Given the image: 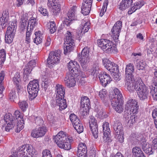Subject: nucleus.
<instances>
[{
	"instance_id": "obj_1",
	"label": "nucleus",
	"mask_w": 157,
	"mask_h": 157,
	"mask_svg": "<svg viewBox=\"0 0 157 157\" xmlns=\"http://www.w3.org/2000/svg\"><path fill=\"white\" fill-rule=\"evenodd\" d=\"M111 105L116 111L121 113L123 111V106L121 103L123 99L121 93L117 88H115L109 95Z\"/></svg>"
},
{
	"instance_id": "obj_2",
	"label": "nucleus",
	"mask_w": 157,
	"mask_h": 157,
	"mask_svg": "<svg viewBox=\"0 0 157 157\" xmlns=\"http://www.w3.org/2000/svg\"><path fill=\"white\" fill-rule=\"evenodd\" d=\"M135 90L140 100L145 101L147 99L150 92L149 88L139 79L135 83Z\"/></svg>"
},
{
	"instance_id": "obj_3",
	"label": "nucleus",
	"mask_w": 157,
	"mask_h": 157,
	"mask_svg": "<svg viewBox=\"0 0 157 157\" xmlns=\"http://www.w3.org/2000/svg\"><path fill=\"white\" fill-rule=\"evenodd\" d=\"M39 90V82L37 80L30 81L27 87L29 99L32 100L34 99L37 96Z\"/></svg>"
},
{
	"instance_id": "obj_4",
	"label": "nucleus",
	"mask_w": 157,
	"mask_h": 157,
	"mask_svg": "<svg viewBox=\"0 0 157 157\" xmlns=\"http://www.w3.org/2000/svg\"><path fill=\"white\" fill-rule=\"evenodd\" d=\"M35 151L31 145L26 144L19 147L17 153L22 157H33Z\"/></svg>"
},
{
	"instance_id": "obj_5",
	"label": "nucleus",
	"mask_w": 157,
	"mask_h": 157,
	"mask_svg": "<svg viewBox=\"0 0 157 157\" xmlns=\"http://www.w3.org/2000/svg\"><path fill=\"white\" fill-rule=\"evenodd\" d=\"M38 24L36 21V17L35 16L31 17L28 22V25L27 28V31L26 34L25 41L27 43L30 42V36L31 33L34 28L36 27Z\"/></svg>"
},
{
	"instance_id": "obj_6",
	"label": "nucleus",
	"mask_w": 157,
	"mask_h": 157,
	"mask_svg": "<svg viewBox=\"0 0 157 157\" xmlns=\"http://www.w3.org/2000/svg\"><path fill=\"white\" fill-rule=\"evenodd\" d=\"M60 54L59 50H56L50 52L47 59L48 64L52 65L59 63L60 59Z\"/></svg>"
},
{
	"instance_id": "obj_7",
	"label": "nucleus",
	"mask_w": 157,
	"mask_h": 157,
	"mask_svg": "<svg viewBox=\"0 0 157 157\" xmlns=\"http://www.w3.org/2000/svg\"><path fill=\"white\" fill-rule=\"evenodd\" d=\"M4 124L2 126V129L3 130L7 132L9 131L10 130L14 127L13 124V116L11 114H6L4 117Z\"/></svg>"
},
{
	"instance_id": "obj_8",
	"label": "nucleus",
	"mask_w": 157,
	"mask_h": 157,
	"mask_svg": "<svg viewBox=\"0 0 157 157\" xmlns=\"http://www.w3.org/2000/svg\"><path fill=\"white\" fill-rule=\"evenodd\" d=\"M138 107L137 101L135 99H130L127 101L125 108L131 114L132 113L134 114L138 112Z\"/></svg>"
},
{
	"instance_id": "obj_9",
	"label": "nucleus",
	"mask_w": 157,
	"mask_h": 157,
	"mask_svg": "<svg viewBox=\"0 0 157 157\" xmlns=\"http://www.w3.org/2000/svg\"><path fill=\"white\" fill-rule=\"evenodd\" d=\"M47 5L49 8H52V12L54 16L57 15L60 13L61 5L58 0H48Z\"/></svg>"
},
{
	"instance_id": "obj_10",
	"label": "nucleus",
	"mask_w": 157,
	"mask_h": 157,
	"mask_svg": "<svg viewBox=\"0 0 157 157\" xmlns=\"http://www.w3.org/2000/svg\"><path fill=\"white\" fill-rule=\"evenodd\" d=\"M89 124L90 128L93 136L95 138L98 137V131L97 121L93 116L90 117Z\"/></svg>"
},
{
	"instance_id": "obj_11",
	"label": "nucleus",
	"mask_w": 157,
	"mask_h": 157,
	"mask_svg": "<svg viewBox=\"0 0 157 157\" xmlns=\"http://www.w3.org/2000/svg\"><path fill=\"white\" fill-rule=\"evenodd\" d=\"M103 65L110 72L117 73L118 71V67L116 64L107 59H102Z\"/></svg>"
},
{
	"instance_id": "obj_12",
	"label": "nucleus",
	"mask_w": 157,
	"mask_h": 157,
	"mask_svg": "<svg viewBox=\"0 0 157 157\" xmlns=\"http://www.w3.org/2000/svg\"><path fill=\"white\" fill-rule=\"evenodd\" d=\"M122 22L121 21H117L115 24L111 29L112 36L114 40H117L118 39L122 28Z\"/></svg>"
},
{
	"instance_id": "obj_13",
	"label": "nucleus",
	"mask_w": 157,
	"mask_h": 157,
	"mask_svg": "<svg viewBox=\"0 0 157 157\" xmlns=\"http://www.w3.org/2000/svg\"><path fill=\"white\" fill-rule=\"evenodd\" d=\"M78 76V75H76L73 73L67 74L64 79L66 85L69 88L74 86L76 83L75 78Z\"/></svg>"
},
{
	"instance_id": "obj_14",
	"label": "nucleus",
	"mask_w": 157,
	"mask_h": 157,
	"mask_svg": "<svg viewBox=\"0 0 157 157\" xmlns=\"http://www.w3.org/2000/svg\"><path fill=\"white\" fill-rule=\"evenodd\" d=\"M141 54L140 53H133L132 56H134L133 58L134 63L135 66L136 67L138 70H143L145 66V63L142 61H140V59Z\"/></svg>"
},
{
	"instance_id": "obj_15",
	"label": "nucleus",
	"mask_w": 157,
	"mask_h": 157,
	"mask_svg": "<svg viewBox=\"0 0 157 157\" xmlns=\"http://www.w3.org/2000/svg\"><path fill=\"white\" fill-rule=\"evenodd\" d=\"M113 127L116 135H118L117 138L119 139L120 142L122 143L124 141L123 136L124 132L121 124L119 122L115 123L113 125Z\"/></svg>"
},
{
	"instance_id": "obj_16",
	"label": "nucleus",
	"mask_w": 157,
	"mask_h": 157,
	"mask_svg": "<svg viewBox=\"0 0 157 157\" xmlns=\"http://www.w3.org/2000/svg\"><path fill=\"white\" fill-rule=\"evenodd\" d=\"M81 107L84 108L82 114L85 115L87 114V111L88 110L90 106V102L89 98L86 96H84L81 98Z\"/></svg>"
},
{
	"instance_id": "obj_17",
	"label": "nucleus",
	"mask_w": 157,
	"mask_h": 157,
	"mask_svg": "<svg viewBox=\"0 0 157 157\" xmlns=\"http://www.w3.org/2000/svg\"><path fill=\"white\" fill-rule=\"evenodd\" d=\"M46 128L44 127H39L34 129L31 133L32 137L34 138H38L44 136L46 132Z\"/></svg>"
},
{
	"instance_id": "obj_18",
	"label": "nucleus",
	"mask_w": 157,
	"mask_h": 157,
	"mask_svg": "<svg viewBox=\"0 0 157 157\" xmlns=\"http://www.w3.org/2000/svg\"><path fill=\"white\" fill-rule=\"evenodd\" d=\"M67 139L66 133L62 131L59 132L57 135L54 136L53 138L54 142L57 145L67 140Z\"/></svg>"
},
{
	"instance_id": "obj_19",
	"label": "nucleus",
	"mask_w": 157,
	"mask_h": 157,
	"mask_svg": "<svg viewBox=\"0 0 157 157\" xmlns=\"http://www.w3.org/2000/svg\"><path fill=\"white\" fill-rule=\"evenodd\" d=\"M78 61L83 70H86L87 68V64L90 61L89 56H83L81 55L80 53H79L78 55Z\"/></svg>"
},
{
	"instance_id": "obj_20",
	"label": "nucleus",
	"mask_w": 157,
	"mask_h": 157,
	"mask_svg": "<svg viewBox=\"0 0 157 157\" xmlns=\"http://www.w3.org/2000/svg\"><path fill=\"white\" fill-rule=\"evenodd\" d=\"M99 78L102 85L105 86L107 84H109L112 81L109 75L105 72H103L100 74Z\"/></svg>"
},
{
	"instance_id": "obj_21",
	"label": "nucleus",
	"mask_w": 157,
	"mask_h": 157,
	"mask_svg": "<svg viewBox=\"0 0 157 157\" xmlns=\"http://www.w3.org/2000/svg\"><path fill=\"white\" fill-rule=\"evenodd\" d=\"M79 64L75 61H71L68 63L67 67L70 71L71 73H73L76 75L79 74V71L78 69Z\"/></svg>"
},
{
	"instance_id": "obj_22",
	"label": "nucleus",
	"mask_w": 157,
	"mask_h": 157,
	"mask_svg": "<svg viewBox=\"0 0 157 157\" xmlns=\"http://www.w3.org/2000/svg\"><path fill=\"white\" fill-rule=\"evenodd\" d=\"M56 105L59 106V109L60 111L64 109L67 107L66 100L64 98L56 97Z\"/></svg>"
},
{
	"instance_id": "obj_23",
	"label": "nucleus",
	"mask_w": 157,
	"mask_h": 157,
	"mask_svg": "<svg viewBox=\"0 0 157 157\" xmlns=\"http://www.w3.org/2000/svg\"><path fill=\"white\" fill-rule=\"evenodd\" d=\"M134 71V66L132 64L130 63L127 65L125 68V78L128 80V78H134L132 73Z\"/></svg>"
},
{
	"instance_id": "obj_24",
	"label": "nucleus",
	"mask_w": 157,
	"mask_h": 157,
	"mask_svg": "<svg viewBox=\"0 0 157 157\" xmlns=\"http://www.w3.org/2000/svg\"><path fill=\"white\" fill-rule=\"evenodd\" d=\"M9 17V14L8 10L3 11L2 17L0 18V25L3 26L2 28H5L7 24Z\"/></svg>"
},
{
	"instance_id": "obj_25",
	"label": "nucleus",
	"mask_w": 157,
	"mask_h": 157,
	"mask_svg": "<svg viewBox=\"0 0 157 157\" xmlns=\"http://www.w3.org/2000/svg\"><path fill=\"white\" fill-rule=\"evenodd\" d=\"M126 81L125 86L127 90L129 91H132L135 88V83L136 81L134 80V78H128V80L125 78Z\"/></svg>"
},
{
	"instance_id": "obj_26",
	"label": "nucleus",
	"mask_w": 157,
	"mask_h": 157,
	"mask_svg": "<svg viewBox=\"0 0 157 157\" xmlns=\"http://www.w3.org/2000/svg\"><path fill=\"white\" fill-rule=\"evenodd\" d=\"M87 151V148L85 143H81L79 144L77 151V154L78 156L80 157L84 155H86Z\"/></svg>"
},
{
	"instance_id": "obj_27",
	"label": "nucleus",
	"mask_w": 157,
	"mask_h": 157,
	"mask_svg": "<svg viewBox=\"0 0 157 157\" xmlns=\"http://www.w3.org/2000/svg\"><path fill=\"white\" fill-rule=\"evenodd\" d=\"M55 91L57 94L56 97L58 98H64L65 94V89L61 85L57 84L55 86Z\"/></svg>"
},
{
	"instance_id": "obj_28",
	"label": "nucleus",
	"mask_w": 157,
	"mask_h": 157,
	"mask_svg": "<svg viewBox=\"0 0 157 157\" xmlns=\"http://www.w3.org/2000/svg\"><path fill=\"white\" fill-rule=\"evenodd\" d=\"M106 45L104 51L108 53H114L116 52V48L112 41L109 40L108 44Z\"/></svg>"
},
{
	"instance_id": "obj_29",
	"label": "nucleus",
	"mask_w": 157,
	"mask_h": 157,
	"mask_svg": "<svg viewBox=\"0 0 157 157\" xmlns=\"http://www.w3.org/2000/svg\"><path fill=\"white\" fill-rule=\"evenodd\" d=\"M76 13L77 7L75 6H73L68 11L67 17L70 19V20H79L76 15Z\"/></svg>"
},
{
	"instance_id": "obj_30",
	"label": "nucleus",
	"mask_w": 157,
	"mask_h": 157,
	"mask_svg": "<svg viewBox=\"0 0 157 157\" xmlns=\"http://www.w3.org/2000/svg\"><path fill=\"white\" fill-rule=\"evenodd\" d=\"M20 77L19 73L17 72L16 73L13 78V81L16 86L15 88L17 89V92H20L21 88V86L19 84L21 82Z\"/></svg>"
},
{
	"instance_id": "obj_31",
	"label": "nucleus",
	"mask_w": 157,
	"mask_h": 157,
	"mask_svg": "<svg viewBox=\"0 0 157 157\" xmlns=\"http://www.w3.org/2000/svg\"><path fill=\"white\" fill-rule=\"evenodd\" d=\"M132 0H122L119 9L121 10L128 8L132 4Z\"/></svg>"
},
{
	"instance_id": "obj_32",
	"label": "nucleus",
	"mask_w": 157,
	"mask_h": 157,
	"mask_svg": "<svg viewBox=\"0 0 157 157\" xmlns=\"http://www.w3.org/2000/svg\"><path fill=\"white\" fill-rule=\"evenodd\" d=\"M15 33L6 31L5 36V40L6 43L10 44L12 42Z\"/></svg>"
},
{
	"instance_id": "obj_33",
	"label": "nucleus",
	"mask_w": 157,
	"mask_h": 157,
	"mask_svg": "<svg viewBox=\"0 0 157 157\" xmlns=\"http://www.w3.org/2000/svg\"><path fill=\"white\" fill-rule=\"evenodd\" d=\"M92 5L82 3L81 7V12L84 15H87L90 13Z\"/></svg>"
},
{
	"instance_id": "obj_34",
	"label": "nucleus",
	"mask_w": 157,
	"mask_h": 157,
	"mask_svg": "<svg viewBox=\"0 0 157 157\" xmlns=\"http://www.w3.org/2000/svg\"><path fill=\"white\" fill-rule=\"evenodd\" d=\"M133 155L135 157H145L141 149L138 147H135L132 149Z\"/></svg>"
},
{
	"instance_id": "obj_35",
	"label": "nucleus",
	"mask_w": 157,
	"mask_h": 157,
	"mask_svg": "<svg viewBox=\"0 0 157 157\" xmlns=\"http://www.w3.org/2000/svg\"><path fill=\"white\" fill-rule=\"evenodd\" d=\"M64 41L65 42L64 43L67 44H73L75 45L74 40L72 38V35L70 32L67 31Z\"/></svg>"
},
{
	"instance_id": "obj_36",
	"label": "nucleus",
	"mask_w": 157,
	"mask_h": 157,
	"mask_svg": "<svg viewBox=\"0 0 157 157\" xmlns=\"http://www.w3.org/2000/svg\"><path fill=\"white\" fill-rule=\"evenodd\" d=\"M35 38L33 40L34 42L38 44L41 43L42 41V36L40 31L36 32L35 33Z\"/></svg>"
},
{
	"instance_id": "obj_37",
	"label": "nucleus",
	"mask_w": 157,
	"mask_h": 157,
	"mask_svg": "<svg viewBox=\"0 0 157 157\" xmlns=\"http://www.w3.org/2000/svg\"><path fill=\"white\" fill-rule=\"evenodd\" d=\"M8 25L7 31L15 33L17 29L16 22L10 21Z\"/></svg>"
},
{
	"instance_id": "obj_38",
	"label": "nucleus",
	"mask_w": 157,
	"mask_h": 157,
	"mask_svg": "<svg viewBox=\"0 0 157 157\" xmlns=\"http://www.w3.org/2000/svg\"><path fill=\"white\" fill-rule=\"evenodd\" d=\"M15 122H17V125L15 126V132H19L21 130L23 129L24 127V121L22 119L21 120L19 119Z\"/></svg>"
},
{
	"instance_id": "obj_39",
	"label": "nucleus",
	"mask_w": 157,
	"mask_h": 157,
	"mask_svg": "<svg viewBox=\"0 0 157 157\" xmlns=\"http://www.w3.org/2000/svg\"><path fill=\"white\" fill-rule=\"evenodd\" d=\"M74 45V44H67L64 43V45L63 46L64 54L66 55L72 51L73 50V46Z\"/></svg>"
},
{
	"instance_id": "obj_40",
	"label": "nucleus",
	"mask_w": 157,
	"mask_h": 157,
	"mask_svg": "<svg viewBox=\"0 0 157 157\" xmlns=\"http://www.w3.org/2000/svg\"><path fill=\"white\" fill-rule=\"evenodd\" d=\"M109 40L105 39H101L97 40V44L98 46L103 50L104 51L105 47L108 44Z\"/></svg>"
},
{
	"instance_id": "obj_41",
	"label": "nucleus",
	"mask_w": 157,
	"mask_h": 157,
	"mask_svg": "<svg viewBox=\"0 0 157 157\" xmlns=\"http://www.w3.org/2000/svg\"><path fill=\"white\" fill-rule=\"evenodd\" d=\"M58 146L60 148H63L65 150H69L71 148V145L70 143L65 141L59 144Z\"/></svg>"
},
{
	"instance_id": "obj_42",
	"label": "nucleus",
	"mask_w": 157,
	"mask_h": 157,
	"mask_svg": "<svg viewBox=\"0 0 157 157\" xmlns=\"http://www.w3.org/2000/svg\"><path fill=\"white\" fill-rule=\"evenodd\" d=\"M136 113H135L134 114H132V115L130 116L129 117H128V123L129 124L131 125V124H133L134 123L136 122L138 120V117L136 115Z\"/></svg>"
},
{
	"instance_id": "obj_43",
	"label": "nucleus",
	"mask_w": 157,
	"mask_h": 157,
	"mask_svg": "<svg viewBox=\"0 0 157 157\" xmlns=\"http://www.w3.org/2000/svg\"><path fill=\"white\" fill-rule=\"evenodd\" d=\"M74 128L77 131V132L80 133L83 131V126L81 122L80 121V122H78L77 124H76L73 125Z\"/></svg>"
},
{
	"instance_id": "obj_44",
	"label": "nucleus",
	"mask_w": 157,
	"mask_h": 157,
	"mask_svg": "<svg viewBox=\"0 0 157 157\" xmlns=\"http://www.w3.org/2000/svg\"><path fill=\"white\" fill-rule=\"evenodd\" d=\"M15 88L13 89L10 92L9 96V99L12 101H14L17 98V96L15 92Z\"/></svg>"
},
{
	"instance_id": "obj_45",
	"label": "nucleus",
	"mask_w": 157,
	"mask_h": 157,
	"mask_svg": "<svg viewBox=\"0 0 157 157\" xmlns=\"http://www.w3.org/2000/svg\"><path fill=\"white\" fill-rule=\"evenodd\" d=\"M90 23L89 21L86 22H82L81 24L82 25L80 27L82 29L84 32H87L90 28Z\"/></svg>"
},
{
	"instance_id": "obj_46",
	"label": "nucleus",
	"mask_w": 157,
	"mask_h": 157,
	"mask_svg": "<svg viewBox=\"0 0 157 157\" xmlns=\"http://www.w3.org/2000/svg\"><path fill=\"white\" fill-rule=\"evenodd\" d=\"M104 134L105 135L110 133V130L109 128V124L107 122H105L102 125Z\"/></svg>"
},
{
	"instance_id": "obj_47",
	"label": "nucleus",
	"mask_w": 157,
	"mask_h": 157,
	"mask_svg": "<svg viewBox=\"0 0 157 157\" xmlns=\"http://www.w3.org/2000/svg\"><path fill=\"white\" fill-rule=\"evenodd\" d=\"M5 76V73L3 71H2L0 73V94L2 93L4 89L2 85V81Z\"/></svg>"
},
{
	"instance_id": "obj_48",
	"label": "nucleus",
	"mask_w": 157,
	"mask_h": 157,
	"mask_svg": "<svg viewBox=\"0 0 157 157\" xmlns=\"http://www.w3.org/2000/svg\"><path fill=\"white\" fill-rule=\"evenodd\" d=\"M70 119L73 125H75L78 122H80V120L74 114H71L69 116Z\"/></svg>"
},
{
	"instance_id": "obj_49",
	"label": "nucleus",
	"mask_w": 157,
	"mask_h": 157,
	"mask_svg": "<svg viewBox=\"0 0 157 157\" xmlns=\"http://www.w3.org/2000/svg\"><path fill=\"white\" fill-rule=\"evenodd\" d=\"M107 92L105 89H103L100 91L99 95L102 101H104L107 99Z\"/></svg>"
},
{
	"instance_id": "obj_50",
	"label": "nucleus",
	"mask_w": 157,
	"mask_h": 157,
	"mask_svg": "<svg viewBox=\"0 0 157 157\" xmlns=\"http://www.w3.org/2000/svg\"><path fill=\"white\" fill-rule=\"evenodd\" d=\"M20 108L23 111H25L28 107V105L25 101H20L18 103Z\"/></svg>"
},
{
	"instance_id": "obj_51",
	"label": "nucleus",
	"mask_w": 157,
	"mask_h": 157,
	"mask_svg": "<svg viewBox=\"0 0 157 157\" xmlns=\"http://www.w3.org/2000/svg\"><path fill=\"white\" fill-rule=\"evenodd\" d=\"M108 4V0H105L104 2L103 6L99 13V16L100 17L102 16L104 13L106 12Z\"/></svg>"
},
{
	"instance_id": "obj_52",
	"label": "nucleus",
	"mask_w": 157,
	"mask_h": 157,
	"mask_svg": "<svg viewBox=\"0 0 157 157\" xmlns=\"http://www.w3.org/2000/svg\"><path fill=\"white\" fill-rule=\"evenodd\" d=\"M150 93L155 100L157 101V89L155 90V87L152 86L151 88Z\"/></svg>"
},
{
	"instance_id": "obj_53",
	"label": "nucleus",
	"mask_w": 157,
	"mask_h": 157,
	"mask_svg": "<svg viewBox=\"0 0 157 157\" xmlns=\"http://www.w3.org/2000/svg\"><path fill=\"white\" fill-rule=\"evenodd\" d=\"M103 141L106 144H108L112 141L110 138V133H109L108 134L105 135L104 134V136L103 137Z\"/></svg>"
},
{
	"instance_id": "obj_54",
	"label": "nucleus",
	"mask_w": 157,
	"mask_h": 157,
	"mask_svg": "<svg viewBox=\"0 0 157 157\" xmlns=\"http://www.w3.org/2000/svg\"><path fill=\"white\" fill-rule=\"evenodd\" d=\"M6 53L4 49L0 50V61L1 63H4L6 59Z\"/></svg>"
},
{
	"instance_id": "obj_55",
	"label": "nucleus",
	"mask_w": 157,
	"mask_h": 157,
	"mask_svg": "<svg viewBox=\"0 0 157 157\" xmlns=\"http://www.w3.org/2000/svg\"><path fill=\"white\" fill-rule=\"evenodd\" d=\"M50 31L51 33H54L57 29V27L56 24L54 21H51L50 22Z\"/></svg>"
},
{
	"instance_id": "obj_56",
	"label": "nucleus",
	"mask_w": 157,
	"mask_h": 157,
	"mask_svg": "<svg viewBox=\"0 0 157 157\" xmlns=\"http://www.w3.org/2000/svg\"><path fill=\"white\" fill-rule=\"evenodd\" d=\"M42 85L45 89V90L47 89L49 83V80L47 78L43 77L42 78Z\"/></svg>"
},
{
	"instance_id": "obj_57",
	"label": "nucleus",
	"mask_w": 157,
	"mask_h": 157,
	"mask_svg": "<svg viewBox=\"0 0 157 157\" xmlns=\"http://www.w3.org/2000/svg\"><path fill=\"white\" fill-rule=\"evenodd\" d=\"M13 121H17V120L21 119L22 120L21 116L20 114V112L19 111H16L13 114Z\"/></svg>"
},
{
	"instance_id": "obj_58",
	"label": "nucleus",
	"mask_w": 157,
	"mask_h": 157,
	"mask_svg": "<svg viewBox=\"0 0 157 157\" xmlns=\"http://www.w3.org/2000/svg\"><path fill=\"white\" fill-rule=\"evenodd\" d=\"M99 70V66L98 63H94L91 69L92 73L94 74H97V72Z\"/></svg>"
},
{
	"instance_id": "obj_59",
	"label": "nucleus",
	"mask_w": 157,
	"mask_h": 157,
	"mask_svg": "<svg viewBox=\"0 0 157 157\" xmlns=\"http://www.w3.org/2000/svg\"><path fill=\"white\" fill-rule=\"evenodd\" d=\"M89 49L87 47H85L82 49L81 53H80L81 55L83 56H89Z\"/></svg>"
},
{
	"instance_id": "obj_60",
	"label": "nucleus",
	"mask_w": 157,
	"mask_h": 157,
	"mask_svg": "<svg viewBox=\"0 0 157 157\" xmlns=\"http://www.w3.org/2000/svg\"><path fill=\"white\" fill-rule=\"evenodd\" d=\"M143 150L146 153L149 154H152L155 152L152 147H150L149 146H148L145 149L144 148Z\"/></svg>"
},
{
	"instance_id": "obj_61",
	"label": "nucleus",
	"mask_w": 157,
	"mask_h": 157,
	"mask_svg": "<svg viewBox=\"0 0 157 157\" xmlns=\"http://www.w3.org/2000/svg\"><path fill=\"white\" fill-rule=\"evenodd\" d=\"M42 157H52L50 151L48 150H44L42 153Z\"/></svg>"
},
{
	"instance_id": "obj_62",
	"label": "nucleus",
	"mask_w": 157,
	"mask_h": 157,
	"mask_svg": "<svg viewBox=\"0 0 157 157\" xmlns=\"http://www.w3.org/2000/svg\"><path fill=\"white\" fill-rule=\"evenodd\" d=\"M152 117L154 119V122L155 128L157 129V111L154 110L152 113Z\"/></svg>"
},
{
	"instance_id": "obj_63",
	"label": "nucleus",
	"mask_w": 157,
	"mask_h": 157,
	"mask_svg": "<svg viewBox=\"0 0 157 157\" xmlns=\"http://www.w3.org/2000/svg\"><path fill=\"white\" fill-rule=\"evenodd\" d=\"M151 147L155 152L157 153V138H155L152 141Z\"/></svg>"
},
{
	"instance_id": "obj_64",
	"label": "nucleus",
	"mask_w": 157,
	"mask_h": 157,
	"mask_svg": "<svg viewBox=\"0 0 157 157\" xmlns=\"http://www.w3.org/2000/svg\"><path fill=\"white\" fill-rule=\"evenodd\" d=\"M151 147L155 152L157 153V138H155L152 141Z\"/></svg>"
}]
</instances>
